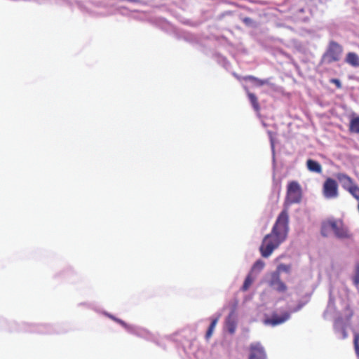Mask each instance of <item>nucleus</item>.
Segmentation results:
<instances>
[{
  "label": "nucleus",
  "mask_w": 359,
  "mask_h": 359,
  "mask_svg": "<svg viewBox=\"0 0 359 359\" xmlns=\"http://www.w3.org/2000/svg\"><path fill=\"white\" fill-rule=\"evenodd\" d=\"M225 327L230 334H233L236 328V322L232 314L229 315L226 319Z\"/></svg>",
  "instance_id": "12"
},
{
  "label": "nucleus",
  "mask_w": 359,
  "mask_h": 359,
  "mask_svg": "<svg viewBox=\"0 0 359 359\" xmlns=\"http://www.w3.org/2000/svg\"><path fill=\"white\" fill-rule=\"evenodd\" d=\"M219 318V315H218L217 317L212 319L211 323H210V325L206 332V334H205V337L207 339L210 338L212 336L214 329L218 322Z\"/></svg>",
  "instance_id": "17"
},
{
  "label": "nucleus",
  "mask_w": 359,
  "mask_h": 359,
  "mask_svg": "<svg viewBox=\"0 0 359 359\" xmlns=\"http://www.w3.org/2000/svg\"><path fill=\"white\" fill-rule=\"evenodd\" d=\"M301 189L296 182H292L288 184L287 192V202L289 204L298 203L301 201Z\"/></svg>",
  "instance_id": "6"
},
{
  "label": "nucleus",
  "mask_w": 359,
  "mask_h": 359,
  "mask_svg": "<svg viewBox=\"0 0 359 359\" xmlns=\"http://www.w3.org/2000/svg\"><path fill=\"white\" fill-rule=\"evenodd\" d=\"M248 96L250 102L252 104V107L255 111H258L259 109V106L257 102V97L255 94L247 90Z\"/></svg>",
  "instance_id": "19"
},
{
  "label": "nucleus",
  "mask_w": 359,
  "mask_h": 359,
  "mask_svg": "<svg viewBox=\"0 0 359 359\" xmlns=\"http://www.w3.org/2000/svg\"><path fill=\"white\" fill-rule=\"evenodd\" d=\"M337 178L342 187L347 191L354 184L352 179L346 174L339 173Z\"/></svg>",
  "instance_id": "10"
},
{
  "label": "nucleus",
  "mask_w": 359,
  "mask_h": 359,
  "mask_svg": "<svg viewBox=\"0 0 359 359\" xmlns=\"http://www.w3.org/2000/svg\"><path fill=\"white\" fill-rule=\"evenodd\" d=\"M353 285L356 287H359V264H357L355 266L354 274L352 277Z\"/></svg>",
  "instance_id": "22"
},
{
  "label": "nucleus",
  "mask_w": 359,
  "mask_h": 359,
  "mask_svg": "<svg viewBox=\"0 0 359 359\" xmlns=\"http://www.w3.org/2000/svg\"><path fill=\"white\" fill-rule=\"evenodd\" d=\"M291 269H292V266L290 264H280L278 265L277 269L275 271V272H278L279 275L282 272H284L286 273H290Z\"/></svg>",
  "instance_id": "21"
},
{
  "label": "nucleus",
  "mask_w": 359,
  "mask_h": 359,
  "mask_svg": "<svg viewBox=\"0 0 359 359\" xmlns=\"http://www.w3.org/2000/svg\"><path fill=\"white\" fill-rule=\"evenodd\" d=\"M330 82L331 83L334 84L337 88H341V87H342L341 83L340 80L338 79H331L330 80Z\"/></svg>",
  "instance_id": "26"
},
{
  "label": "nucleus",
  "mask_w": 359,
  "mask_h": 359,
  "mask_svg": "<svg viewBox=\"0 0 359 359\" xmlns=\"http://www.w3.org/2000/svg\"><path fill=\"white\" fill-rule=\"evenodd\" d=\"M348 313L346 316V319L344 320L342 317L339 316L335 318L334 322V329L336 334L338 335V337L340 339H345L347 337V332L346 330L347 324L348 323L351 318L353 316V313L351 311L348 310Z\"/></svg>",
  "instance_id": "5"
},
{
  "label": "nucleus",
  "mask_w": 359,
  "mask_h": 359,
  "mask_svg": "<svg viewBox=\"0 0 359 359\" xmlns=\"http://www.w3.org/2000/svg\"><path fill=\"white\" fill-rule=\"evenodd\" d=\"M330 229L333 231L334 235L338 238L344 239L348 237V231L340 220L331 219L323 223L321 234L325 237L327 236V231Z\"/></svg>",
  "instance_id": "3"
},
{
  "label": "nucleus",
  "mask_w": 359,
  "mask_h": 359,
  "mask_svg": "<svg viewBox=\"0 0 359 359\" xmlns=\"http://www.w3.org/2000/svg\"><path fill=\"white\" fill-rule=\"evenodd\" d=\"M323 195L325 198H336L338 196V185L332 178H327L323 184Z\"/></svg>",
  "instance_id": "7"
},
{
  "label": "nucleus",
  "mask_w": 359,
  "mask_h": 359,
  "mask_svg": "<svg viewBox=\"0 0 359 359\" xmlns=\"http://www.w3.org/2000/svg\"><path fill=\"white\" fill-rule=\"evenodd\" d=\"M306 165L309 170L316 172V173H320L322 172V166L321 165L316 161L313 159H309L306 161Z\"/></svg>",
  "instance_id": "14"
},
{
  "label": "nucleus",
  "mask_w": 359,
  "mask_h": 359,
  "mask_svg": "<svg viewBox=\"0 0 359 359\" xmlns=\"http://www.w3.org/2000/svg\"><path fill=\"white\" fill-rule=\"evenodd\" d=\"M342 47L335 41H331L329 46L323 55V60L325 63L331 64L339 61L342 53Z\"/></svg>",
  "instance_id": "4"
},
{
  "label": "nucleus",
  "mask_w": 359,
  "mask_h": 359,
  "mask_svg": "<svg viewBox=\"0 0 359 359\" xmlns=\"http://www.w3.org/2000/svg\"><path fill=\"white\" fill-rule=\"evenodd\" d=\"M248 359H266L264 348L259 342H254L250 345Z\"/></svg>",
  "instance_id": "8"
},
{
  "label": "nucleus",
  "mask_w": 359,
  "mask_h": 359,
  "mask_svg": "<svg viewBox=\"0 0 359 359\" xmlns=\"http://www.w3.org/2000/svg\"><path fill=\"white\" fill-rule=\"evenodd\" d=\"M304 306V304L302 302H299L295 307L287 305L286 311H283L280 315L273 313L270 318L264 319V323L272 327L281 325L290 318V316L292 313L299 311Z\"/></svg>",
  "instance_id": "2"
},
{
  "label": "nucleus",
  "mask_w": 359,
  "mask_h": 359,
  "mask_svg": "<svg viewBox=\"0 0 359 359\" xmlns=\"http://www.w3.org/2000/svg\"><path fill=\"white\" fill-rule=\"evenodd\" d=\"M353 343L356 355H359V333L355 334Z\"/></svg>",
  "instance_id": "25"
},
{
  "label": "nucleus",
  "mask_w": 359,
  "mask_h": 359,
  "mask_svg": "<svg viewBox=\"0 0 359 359\" xmlns=\"http://www.w3.org/2000/svg\"><path fill=\"white\" fill-rule=\"evenodd\" d=\"M345 62L353 67H359V56L353 52L347 53Z\"/></svg>",
  "instance_id": "11"
},
{
  "label": "nucleus",
  "mask_w": 359,
  "mask_h": 359,
  "mask_svg": "<svg viewBox=\"0 0 359 359\" xmlns=\"http://www.w3.org/2000/svg\"><path fill=\"white\" fill-rule=\"evenodd\" d=\"M135 333L136 336H140L147 339H154V336L151 334H150L148 331L144 329L136 327Z\"/></svg>",
  "instance_id": "20"
},
{
  "label": "nucleus",
  "mask_w": 359,
  "mask_h": 359,
  "mask_svg": "<svg viewBox=\"0 0 359 359\" xmlns=\"http://www.w3.org/2000/svg\"><path fill=\"white\" fill-rule=\"evenodd\" d=\"M348 191L357 200H359V187L355 184L348 190Z\"/></svg>",
  "instance_id": "23"
},
{
  "label": "nucleus",
  "mask_w": 359,
  "mask_h": 359,
  "mask_svg": "<svg viewBox=\"0 0 359 359\" xmlns=\"http://www.w3.org/2000/svg\"><path fill=\"white\" fill-rule=\"evenodd\" d=\"M245 79L250 81H254L255 84L257 86H262L266 83V81L258 79L252 76H248L245 78Z\"/></svg>",
  "instance_id": "24"
},
{
  "label": "nucleus",
  "mask_w": 359,
  "mask_h": 359,
  "mask_svg": "<svg viewBox=\"0 0 359 359\" xmlns=\"http://www.w3.org/2000/svg\"><path fill=\"white\" fill-rule=\"evenodd\" d=\"M256 276L252 275V273H249L246 278H245L243 285L241 287V290L243 291H246L248 290L254 280L255 279Z\"/></svg>",
  "instance_id": "16"
},
{
  "label": "nucleus",
  "mask_w": 359,
  "mask_h": 359,
  "mask_svg": "<svg viewBox=\"0 0 359 359\" xmlns=\"http://www.w3.org/2000/svg\"><path fill=\"white\" fill-rule=\"evenodd\" d=\"M358 359H359V355H357Z\"/></svg>",
  "instance_id": "28"
},
{
  "label": "nucleus",
  "mask_w": 359,
  "mask_h": 359,
  "mask_svg": "<svg viewBox=\"0 0 359 359\" xmlns=\"http://www.w3.org/2000/svg\"><path fill=\"white\" fill-rule=\"evenodd\" d=\"M336 311V308L334 302V299L332 296L331 291H330V295H329V301L327 304V306L326 310L324 312V316L325 318L328 317L330 315L332 316L334 314Z\"/></svg>",
  "instance_id": "13"
},
{
  "label": "nucleus",
  "mask_w": 359,
  "mask_h": 359,
  "mask_svg": "<svg viewBox=\"0 0 359 359\" xmlns=\"http://www.w3.org/2000/svg\"><path fill=\"white\" fill-rule=\"evenodd\" d=\"M289 231V216L287 211L283 210L278 216L270 233L266 235L259 247L263 257L267 258L283 243Z\"/></svg>",
  "instance_id": "1"
},
{
  "label": "nucleus",
  "mask_w": 359,
  "mask_h": 359,
  "mask_svg": "<svg viewBox=\"0 0 359 359\" xmlns=\"http://www.w3.org/2000/svg\"><path fill=\"white\" fill-rule=\"evenodd\" d=\"M269 139H270V142H271V150H272V153H273V156L274 157V141H273V136H272V133L271 132L269 131Z\"/></svg>",
  "instance_id": "27"
},
{
  "label": "nucleus",
  "mask_w": 359,
  "mask_h": 359,
  "mask_svg": "<svg viewBox=\"0 0 359 359\" xmlns=\"http://www.w3.org/2000/svg\"><path fill=\"white\" fill-rule=\"evenodd\" d=\"M264 266V262L262 259H258L253 264L250 273L257 276L263 270Z\"/></svg>",
  "instance_id": "15"
},
{
  "label": "nucleus",
  "mask_w": 359,
  "mask_h": 359,
  "mask_svg": "<svg viewBox=\"0 0 359 359\" xmlns=\"http://www.w3.org/2000/svg\"><path fill=\"white\" fill-rule=\"evenodd\" d=\"M269 285L272 287L273 290L279 292H283L287 290L286 285L280 280V275L278 272L273 271L270 274V278L268 280Z\"/></svg>",
  "instance_id": "9"
},
{
  "label": "nucleus",
  "mask_w": 359,
  "mask_h": 359,
  "mask_svg": "<svg viewBox=\"0 0 359 359\" xmlns=\"http://www.w3.org/2000/svg\"><path fill=\"white\" fill-rule=\"evenodd\" d=\"M350 130L355 133H359V116L353 118L351 120Z\"/></svg>",
  "instance_id": "18"
}]
</instances>
